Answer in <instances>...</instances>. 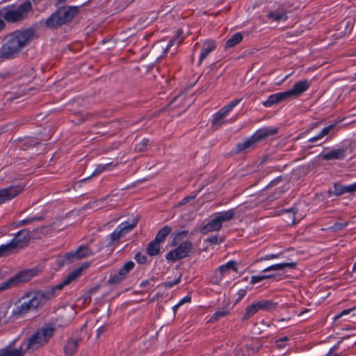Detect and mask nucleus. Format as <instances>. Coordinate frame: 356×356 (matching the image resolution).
Masks as SVG:
<instances>
[{"mask_svg": "<svg viewBox=\"0 0 356 356\" xmlns=\"http://www.w3.org/2000/svg\"><path fill=\"white\" fill-rule=\"evenodd\" d=\"M216 49V43L214 40L209 39L206 40L201 49V52L199 56L198 65H200L203 60L208 56L209 54Z\"/></svg>", "mask_w": 356, "mask_h": 356, "instance_id": "nucleus-18", "label": "nucleus"}, {"mask_svg": "<svg viewBox=\"0 0 356 356\" xmlns=\"http://www.w3.org/2000/svg\"><path fill=\"white\" fill-rule=\"evenodd\" d=\"M104 330V327H99V328L97 330V334H98V335H99V334H100V333H101L102 332H103Z\"/></svg>", "mask_w": 356, "mask_h": 356, "instance_id": "nucleus-59", "label": "nucleus"}, {"mask_svg": "<svg viewBox=\"0 0 356 356\" xmlns=\"http://www.w3.org/2000/svg\"><path fill=\"white\" fill-rule=\"evenodd\" d=\"M196 197V195H193V196H186L184 197L181 201H180L177 207H181V206H183L185 204L188 203V202H190L191 200L195 199V197Z\"/></svg>", "mask_w": 356, "mask_h": 356, "instance_id": "nucleus-48", "label": "nucleus"}, {"mask_svg": "<svg viewBox=\"0 0 356 356\" xmlns=\"http://www.w3.org/2000/svg\"><path fill=\"white\" fill-rule=\"evenodd\" d=\"M221 228H222V223L220 222V221L218 218V217L216 216L208 223H207L205 225L202 226L200 228V232L202 234H207L209 232L219 231V230H220Z\"/></svg>", "mask_w": 356, "mask_h": 356, "instance_id": "nucleus-19", "label": "nucleus"}, {"mask_svg": "<svg viewBox=\"0 0 356 356\" xmlns=\"http://www.w3.org/2000/svg\"><path fill=\"white\" fill-rule=\"evenodd\" d=\"M284 212L288 215L289 220H286L288 224L293 225L296 223V216H295V209L291 208L289 209H286Z\"/></svg>", "mask_w": 356, "mask_h": 356, "instance_id": "nucleus-40", "label": "nucleus"}, {"mask_svg": "<svg viewBox=\"0 0 356 356\" xmlns=\"http://www.w3.org/2000/svg\"><path fill=\"white\" fill-rule=\"evenodd\" d=\"M206 241L207 243H209L211 245H216V244L222 243L223 241V240L222 239H219L218 236V235H215V236H212L208 237L206 239Z\"/></svg>", "mask_w": 356, "mask_h": 356, "instance_id": "nucleus-46", "label": "nucleus"}, {"mask_svg": "<svg viewBox=\"0 0 356 356\" xmlns=\"http://www.w3.org/2000/svg\"><path fill=\"white\" fill-rule=\"evenodd\" d=\"M26 350L23 346L17 348H12L11 345L0 350V356H24Z\"/></svg>", "mask_w": 356, "mask_h": 356, "instance_id": "nucleus-21", "label": "nucleus"}, {"mask_svg": "<svg viewBox=\"0 0 356 356\" xmlns=\"http://www.w3.org/2000/svg\"><path fill=\"white\" fill-rule=\"evenodd\" d=\"M283 193L284 190L277 188L276 191V195L274 196V198H278Z\"/></svg>", "mask_w": 356, "mask_h": 356, "instance_id": "nucleus-56", "label": "nucleus"}, {"mask_svg": "<svg viewBox=\"0 0 356 356\" xmlns=\"http://www.w3.org/2000/svg\"><path fill=\"white\" fill-rule=\"evenodd\" d=\"M338 346H339V345L337 344V345L334 346V347H332V348L330 350V351H329V353H328V354H327V355L330 354V353L333 351V350L336 349V348L338 347Z\"/></svg>", "mask_w": 356, "mask_h": 356, "instance_id": "nucleus-61", "label": "nucleus"}, {"mask_svg": "<svg viewBox=\"0 0 356 356\" xmlns=\"http://www.w3.org/2000/svg\"><path fill=\"white\" fill-rule=\"evenodd\" d=\"M125 278L122 276L118 270H113L110 273L108 283L110 284H118L124 281Z\"/></svg>", "mask_w": 356, "mask_h": 356, "instance_id": "nucleus-31", "label": "nucleus"}, {"mask_svg": "<svg viewBox=\"0 0 356 356\" xmlns=\"http://www.w3.org/2000/svg\"><path fill=\"white\" fill-rule=\"evenodd\" d=\"M135 266L134 262L132 261H129L124 264V265L118 269L122 276L126 279L129 275V273L134 269Z\"/></svg>", "mask_w": 356, "mask_h": 356, "instance_id": "nucleus-37", "label": "nucleus"}, {"mask_svg": "<svg viewBox=\"0 0 356 356\" xmlns=\"http://www.w3.org/2000/svg\"><path fill=\"white\" fill-rule=\"evenodd\" d=\"M296 266V263L295 262H282L279 264H273L265 269L263 270L262 273H267L269 271H282L285 268L293 269Z\"/></svg>", "mask_w": 356, "mask_h": 356, "instance_id": "nucleus-22", "label": "nucleus"}, {"mask_svg": "<svg viewBox=\"0 0 356 356\" xmlns=\"http://www.w3.org/2000/svg\"><path fill=\"white\" fill-rule=\"evenodd\" d=\"M259 309L265 310V311H269L274 309L277 308V302H273L271 300H264L257 302Z\"/></svg>", "mask_w": 356, "mask_h": 356, "instance_id": "nucleus-36", "label": "nucleus"}, {"mask_svg": "<svg viewBox=\"0 0 356 356\" xmlns=\"http://www.w3.org/2000/svg\"><path fill=\"white\" fill-rule=\"evenodd\" d=\"M148 144L149 140L147 138H143L140 143L136 145V149L140 152H143L147 149Z\"/></svg>", "mask_w": 356, "mask_h": 356, "instance_id": "nucleus-45", "label": "nucleus"}, {"mask_svg": "<svg viewBox=\"0 0 356 356\" xmlns=\"http://www.w3.org/2000/svg\"><path fill=\"white\" fill-rule=\"evenodd\" d=\"M229 314V309L227 307L220 308L216 311L212 315L209 322L214 323L220 318L227 316Z\"/></svg>", "mask_w": 356, "mask_h": 356, "instance_id": "nucleus-34", "label": "nucleus"}, {"mask_svg": "<svg viewBox=\"0 0 356 356\" xmlns=\"http://www.w3.org/2000/svg\"><path fill=\"white\" fill-rule=\"evenodd\" d=\"M243 35L241 33L238 32L234 33L229 39H228L225 44V47L232 48L238 44L243 40Z\"/></svg>", "mask_w": 356, "mask_h": 356, "instance_id": "nucleus-28", "label": "nucleus"}, {"mask_svg": "<svg viewBox=\"0 0 356 356\" xmlns=\"http://www.w3.org/2000/svg\"><path fill=\"white\" fill-rule=\"evenodd\" d=\"M280 256V254H268L264 256L261 259V260H270L278 258Z\"/></svg>", "mask_w": 356, "mask_h": 356, "instance_id": "nucleus-51", "label": "nucleus"}, {"mask_svg": "<svg viewBox=\"0 0 356 356\" xmlns=\"http://www.w3.org/2000/svg\"><path fill=\"white\" fill-rule=\"evenodd\" d=\"M188 234V231L186 230L178 231L177 233L173 234L172 236V238L171 241L170 246H177L180 241H181L185 237L187 236Z\"/></svg>", "mask_w": 356, "mask_h": 356, "instance_id": "nucleus-35", "label": "nucleus"}, {"mask_svg": "<svg viewBox=\"0 0 356 356\" xmlns=\"http://www.w3.org/2000/svg\"><path fill=\"white\" fill-rule=\"evenodd\" d=\"M259 310V309L257 302L248 305L245 308V312L242 318V320L248 321L252 316H254L255 314H257Z\"/></svg>", "mask_w": 356, "mask_h": 356, "instance_id": "nucleus-29", "label": "nucleus"}, {"mask_svg": "<svg viewBox=\"0 0 356 356\" xmlns=\"http://www.w3.org/2000/svg\"><path fill=\"white\" fill-rule=\"evenodd\" d=\"M36 273L37 270L33 268L24 270L17 273L13 277L0 284V291L13 288L19 284L29 281L36 275Z\"/></svg>", "mask_w": 356, "mask_h": 356, "instance_id": "nucleus-7", "label": "nucleus"}, {"mask_svg": "<svg viewBox=\"0 0 356 356\" xmlns=\"http://www.w3.org/2000/svg\"><path fill=\"white\" fill-rule=\"evenodd\" d=\"M79 11V7L74 6L60 8L45 20L44 24L49 29H58L71 22L78 15Z\"/></svg>", "mask_w": 356, "mask_h": 356, "instance_id": "nucleus-5", "label": "nucleus"}, {"mask_svg": "<svg viewBox=\"0 0 356 356\" xmlns=\"http://www.w3.org/2000/svg\"><path fill=\"white\" fill-rule=\"evenodd\" d=\"M191 302V297L190 296H186L182 298L178 303L181 306L185 303H189Z\"/></svg>", "mask_w": 356, "mask_h": 356, "instance_id": "nucleus-53", "label": "nucleus"}, {"mask_svg": "<svg viewBox=\"0 0 356 356\" xmlns=\"http://www.w3.org/2000/svg\"><path fill=\"white\" fill-rule=\"evenodd\" d=\"M42 220V218H40V217H28L25 219H23V220L19 221L17 222V226L31 224L35 220Z\"/></svg>", "mask_w": 356, "mask_h": 356, "instance_id": "nucleus-42", "label": "nucleus"}, {"mask_svg": "<svg viewBox=\"0 0 356 356\" xmlns=\"http://www.w3.org/2000/svg\"><path fill=\"white\" fill-rule=\"evenodd\" d=\"M241 99H236L231 102L229 104L225 106L218 112L215 113L212 116L211 124L213 127L218 128L224 124L226 121L224 120L225 117L233 110L234 107L239 104Z\"/></svg>", "mask_w": 356, "mask_h": 356, "instance_id": "nucleus-11", "label": "nucleus"}, {"mask_svg": "<svg viewBox=\"0 0 356 356\" xmlns=\"http://www.w3.org/2000/svg\"><path fill=\"white\" fill-rule=\"evenodd\" d=\"M275 277V275H254L251 277L250 280V284H257L264 280L267 279H271L274 278Z\"/></svg>", "mask_w": 356, "mask_h": 356, "instance_id": "nucleus-39", "label": "nucleus"}, {"mask_svg": "<svg viewBox=\"0 0 356 356\" xmlns=\"http://www.w3.org/2000/svg\"><path fill=\"white\" fill-rule=\"evenodd\" d=\"M33 6L26 1L19 6L8 5L0 10V32L6 27L5 22L15 23L24 20L32 10Z\"/></svg>", "mask_w": 356, "mask_h": 356, "instance_id": "nucleus-3", "label": "nucleus"}, {"mask_svg": "<svg viewBox=\"0 0 356 356\" xmlns=\"http://www.w3.org/2000/svg\"><path fill=\"white\" fill-rule=\"evenodd\" d=\"M93 254V251L88 246L81 245L75 251L66 253L64 259L70 261L74 259H81Z\"/></svg>", "mask_w": 356, "mask_h": 356, "instance_id": "nucleus-15", "label": "nucleus"}, {"mask_svg": "<svg viewBox=\"0 0 356 356\" xmlns=\"http://www.w3.org/2000/svg\"><path fill=\"white\" fill-rule=\"evenodd\" d=\"M19 250L13 239L5 244L0 245V257H6L10 254L17 252Z\"/></svg>", "mask_w": 356, "mask_h": 356, "instance_id": "nucleus-23", "label": "nucleus"}, {"mask_svg": "<svg viewBox=\"0 0 356 356\" xmlns=\"http://www.w3.org/2000/svg\"><path fill=\"white\" fill-rule=\"evenodd\" d=\"M310 86L311 81L307 79H305L295 83L293 88L288 90V91L291 98H298L305 92L308 90Z\"/></svg>", "mask_w": 356, "mask_h": 356, "instance_id": "nucleus-16", "label": "nucleus"}, {"mask_svg": "<svg viewBox=\"0 0 356 356\" xmlns=\"http://www.w3.org/2000/svg\"><path fill=\"white\" fill-rule=\"evenodd\" d=\"M67 1V0H56V5L64 3Z\"/></svg>", "mask_w": 356, "mask_h": 356, "instance_id": "nucleus-58", "label": "nucleus"}, {"mask_svg": "<svg viewBox=\"0 0 356 356\" xmlns=\"http://www.w3.org/2000/svg\"><path fill=\"white\" fill-rule=\"evenodd\" d=\"M88 266V264H85L82 266H79L74 269L72 271H71L65 277V279L60 282L59 284H56V286L48 289L45 290H42L43 293L47 292L48 293H51V296L48 298V300L53 298L56 296V291L61 290L65 286L70 284L72 282L75 280L76 278H78L82 273L83 270L86 268Z\"/></svg>", "mask_w": 356, "mask_h": 356, "instance_id": "nucleus-8", "label": "nucleus"}, {"mask_svg": "<svg viewBox=\"0 0 356 356\" xmlns=\"http://www.w3.org/2000/svg\"><path fill=\"white\" fill-rule=\"evenodd\" d=\"M270 274L269 273H267V274H264V275H270Z\"/></svg>", "mask_w": 356, "mask_h": 356, "instance_id": "nucleus-64", "label": "nucleus"}, {"mask_svg": "<svg viewBox=\"0 0 356 356\" xmlns=\"http://www.w3.org/2000/svg\"><path fill=\"white\" fill-rule=\"evenodd\" d=\"M267 17L275 22L283 21L285 22L288 19L286 10L283 8H278L275 10L269 11Z\"/></svg>", "mask_w": 356, "mask_h": 356, "instance_id": "nucleus-24", "label": "nucleus"}, {"mask_svg": "<svg viewBox=\"0 0 356 356\" xmlns=\"http://www.w3.org/2000/svg\"><path fill=\"white\" fill-rule=\"evenodd\" d=\"M182 34V31L180 30H178L177 32V35L174 37L173 38L170 39L168 42L165 49V51H168L171 47H172L175 44L179 45L181 43V40L179 39V37Z\"/></svg>", "mask_w": 356, "mask_h": 356, "instance_id": "nucleus-38", "label": "nucleus"}, {"mask_svg": "<svg viewBox=\"0 0 356 356\" xmlns=\"http://www.w3.org/2000/svg\"><path fill=\"white\" fill-rule=\"evenodd\" d=\"M353 309H354V308L343 310L341 313L338 314L337 315H336L334 316V320H337V319L341 318V316H343L344 315L348 314Z\"/></svg>", "mask_w": 356, "mask_h": 356, "instance_id": "nucleus-52", "label": "nucleus"}, {"mask_svg": "<svg viewBox=\"0 0 356 356\" xmlns=\"http://www.w3.org/2000/svg\"><path fill=\"white\" fill-rule=\"evenodd\" d=\"M346 149L344 148L332 149L328 152L323 154L322 158L325 161L332 159L342 160L346 157Z\"/></svg>", "mask_w": 356, "mask_h": 356, "instance_id": "nucleus-20", "label": "nucleus"}, {"mask_svg": "<svg viewBox=\"0 0 356 356\" xmlns=\"http://www.w3.org/2000/svg\"><path fill=\"white\" fill-rule=\"evenodd\" d=\"M134 259L136 262L140 264H144L147 261V256L145 254H141L140 252H137L134 256Z\"/></svg>", "mask_w": 356, "mask_h": 356, "instance_id": "nucleus-44", "label": "nucleus"}, {"mask_svg": "<svg viewBox=\"0 0 356 356\" xmlns=\"http://www.w3.org/2000/svg\"><path fill=\"white\" fill-rule=\"evenodd\" d=\"M347 225V222H336L333 225L330 226L328 229L332 232H338L343 229Z\"/></svg>", "mask_w": 356, "mask_h": 356, "instance_id": "nucleus-41", "label": "nucleus"}, {"mask_svg": "<svg viewBox=\"0 0 356 356\" xmlns=\"http://www.w3.org/2000/svg\"><path fill=\"white\" fill-rule=\"evenodd\" d=\"M355 191H356V182L343 186L340 193H353Z\"/></svg>", "mask_w": 356, "mask_h": 356, "instance_id": "nucleus-43", "label": "nucleus"}, {"mask_svg": "<svg viewBox=\"0 0 356 356\" xmlns=\"http://www.w3.org/2000/svg\"><path fill=\"white\" fill-rule=\"evenodd\" d=\"M237 272V264L235 261L231 260L226 264L221 265L216 270L213 275L214 283L218 284L225 276L230 274V271Z\"/></svg>", "mask_w": 356, "mask_h": 356, "instance_id": "nucleus-13", "label": "nucleus"}, {"mask_svg": "<svg viewBox=\"0 0 356 356\" xmlns=\"http://www.w3.org/2000/svg\"><path fill=\"white\" fill-rule=\"evenodd\" d=\"M49 296H51V293H43L42 291L26 292L15 304L12 312L13 316L19 317L31 311L35 310L48 300Z\"/></svg>", "mask_w": 356, "mask_h": 356, "instance_id": "nucleus-2", "label": "nucleus"}, {"mask_svg": "<svg viewBox=\"0 0 356 356\" xmlns=\"http://www.w3.org/2000/svg\"><path fill=\"white\" fill-rule=\"evenodd\" d=\"M336 124H330L325 127H324L319 133H318L316 136L310 138L308 140L309 143H316L326 136H328L331 131L334 129Z\"/></svg>", "mask_w": 356, "mask_h": 356, "instance_id": "nucleus-25", "label": "nucleus"}, {"mask_svg": "<svg viewBox=\"0 0 356 356\" xmlns=\"http://www.w3.org/2000/svg\"><path fill=\"white\" fill-rule=\"evenodd\" d=\"M24 190V186L18 185H10L8 187L0 189V205L8 202Z\"/></svg>", "mask_w": 356, "mask_h": 356, "instance_id": "nucleus-12", "label": "nucleus"}, {"mask_svg": "<svg viewBox=\"0 0 356 356\" xmlns=\"http://www.w3.org/2000/svg\"><path fill=\"white\" fill-rule=\"evenodd\" d=\"M55 328L51 325H45L38 329L27 339L24 340L23 346L26 352H33L47 344L53 336Z\"/></svg>", "mask_w": 356, "mask_h": 356, "instance_id": "nucleus-4", "label": "nucleus"}, {"mask_svg": "<svg viewBox=\"0 0 356 356\" xmlns=\"http://www.w3.org/2000/svg\"><path fill=\"white\" fill-rule=\"evenodd\" d=\"M172 232V228L168 225H165L157 232L154 239L159 243H163L165 241L166 237L170 234Z\"/></svg>", "mask_w": 356, "mask_h": 356, "instance_id": "nucleus-32", "label": "nucleus"}, {"mask_svg": "<svg viewBox=\"0 0 356 356\" xmlns=\"http://www.w3.org/2000/svg\"><path fill=\"white\" fill-rule=\"evenodd\" d=\"M31 238V232L27 229H22L14 234L12 238L18 250H22L29 245Z\"/></svg>", "mask_w": 356, "mask_h": 356, "instance_id": "nucleus-14", "label": "nucleus"}, {"mask_svg": "<svg viewBox=\"0 0 356 356\" xmlns=\"http://www.w3.org/2000/svg\"><path fill=\"white\" fill-rule=\"evenodd\" d=\"M193 248L191 241L181 242L176 248L170 250L165 255L166 260L175 262L188 257Z\"/></svg>", "mask_w": 356, "mask_h": 356, "instance_id": "nucleus-9", "label": "nucleus"}, {"mask_svg": "<svg viewBox=\"0 0 356 356\" xmlns=\"http://www.w3.org/2000/svg\"><path fill=\"white\" fill-rule=\"evenodd\" d=\"M289 340V337L285 336V337H283L279 339H277L276 341H275V343H276V346L277 347V348L279 349H282V348H284L286 345H281V343H285L287 341Z\"/></svg>", "mask_w": 356, "mask_h": 356, "instance_id": "nucleus-47", "label": "nucleus"}, {"mask_svg": "<svg viewBox=\"0 0 356 356\" xmlns=\"http://www.w3.org/2000/svg\"><path fill=\"white\" fill-rule=\"evenodd\" d=\"M246 293H247L246 289H241L238 290V291L237 293L238 297L236 298V301L238 302V301L241 300L245 297Z\"/></svg>", "mask_w": 356, "mask_h": 356, "instance_id": "nucleus-50", "label": "nucleus"}, {"mask_svg": "<svg viewBox=\"0 0 356 356\" xmlns=\"http://www.w3.org/2000/svg\"><path fill=\"white\" fill-rule=\"evenodd\" d=\"M35 33L33 29L29 28L15 30L7 34L0 47V61L18 57L21 51L32 42Z\"/></svg>", "mask_w": 356, "mask_h": 356, "instance_id": "nucleus-1", "label": "nucleus"}, {"mask_svg": "<svg viewBox=\"0 0 356 356\" xmlns=\"http://www.w3.org/2000/svg\"><path fill=\"white\" fill-rule=\"evenodd\" d=\"M290 76H291V74H289L286 75V76L283 78V79L281 81V83L284 82V81H286V79H287Z\"/></svg>", "mask_w": 356, "mask_h": 356, "instance_id": "nucleus-60", "label": "nucleus"}, {"mask_svg": "<svg viewBox=\"0 0 356 356\" xmlns=\"http://www.w3.org/2000/svg\"><path fill=\"white\" fill-rule=\"evenodd\" d=\"M282 177L281 176L275 178L273 180H272L269 183V184L267 186V187L276 186L279 182H280L282 181Z\"/></svg>", "mask_w": 356, "mask_h": 356, "instance_id": "nucleus-54", "label": "nucleus"}, {"mask_svg": "<svg viewBox=\"0 0 356 356\" xmlns=\"http://www.w3.org/2000/svg\"><path fill=\"white\" fill-rule=\"evenodd\" d=\"M278 132V129L275 127H264L257 129L250 137L238 143L236 145L238 151L242 152L253 148L261 140L266 139L270 136H274Z\"/></svg>", "mask_w": 356, "mask_h": 356, "instance_id": "nucleus-6", "label": "nucleus"}, {"mask_svg": "<svg viewBox=\"0 0 356 356\" xmlns=\"http://www.w3.org/2000/svg\"><path fill=\"white\" fill-rule=\"evenodd\" d=\"M159 241L154 239L147 247V253L151 257L156 256L161 253V246Z\"/></svg>", "mask_w": 356, "mask_h": 356, "instance_id": "nucleus-27", "label": "nucleus"}, {"mask_svg": "<svg viewBox=\"0 0 356 356\" xmlns=\"http://www.w3.org/2000/svg\"><path fill=\"white\" fill-rule=\"evenodd\" d=\"M353 271L356 270V262L353 264Z\"/></svg>", "mask_w": 356, "mask_h": 356, "instance_id": "nucleus-63", "label": "nucleus"}, {"mask_svg": "<svg viewBox=\"0 0 356 356\" xmlns=\"http://www.w3.org/2000/svg\"><path fill=\"white\" fill-rule=\"evenodd\" d=\"M180 282V278H177V279H175V280L173 281H168V282H165L164 283V286L166 289H170L172 288V286H174L175 285L179 284Z\"/></svg>", "mask_w": 356, "mask_h": 356, "instance_id": "nucleus-49", "label": "nucleus"}, {"mask_svg": "<svg viewBox=\"0 0 356 356\" xmlns=\"http://www.w3.org/2000/svg\"><path fill=\"white\" fill-rule=\"evenodd\" d=\"M291 99L288 90L270 95L262 104L266 108H270L281 102Z\"/></svg>", "mask_w": 356, "mask_h": 356, "instance_id": "nucleus-17", "label": "nucleus"}, {"mask_svg": "<svg viewBox=\"0 0 356 356\" xmlns=\"http://www.w3.org/2000/svg\"><path fill=\"white\" fill-rule=\"evenodd\" d=\"M138 220L132 219L131 221L127 220L121 222L116 228L111 233L108 237L109 238V245L113 244L118 241L121 237L124 236L130 232L134 227L136 225Z\"/></svg>", "mask_w": 356, "mask_h": 356, "instance_id": "nucleus-10", "label": "nucleus"}, {"mask_svg": "<svg viewBox=\"0 0 356 356\" xmlns=\"http://www.w3.org/2000/svg\"><path fill=\"white\" fill-rule=\"evenodd\" d=\"M235 214V209H232L227 211L217 213H216V216L222 224L224 222L231 220L234 217Z\"/></svg>", "mask_w": 356, "mask_h": 356, "instance_id": "nucleus-30", "label": "nucleus"}, {"mask_svg": "<svg viewBox=\"0 0 356 356\" xmlns=\"http://www.w3.org/2000/svg\"><path fill=\"white\" fill-rule=\"evenodd\" d=\"M117 164H113V163H108L106 164H99L96 166L95 169L92 172L91 176H97L105 171H109L113 169V167L116 166Z\"/></svg>", "mask_w": 356, "mask_h": 356, "instance_id": "nucleus-33", "label": "nucleus"}, {"mask_svg": "<svg viewBox=\"0 0 356 356\" xmlns=\"http://www.w3.org/2000/svg\"><path fill=\"white\" fill-rule=\"evenodd\" d=\"M78 342L76 340H69L64 346V353L65 356H74L76 352Z\"/></svg>", "mask_w": 356, "mask_h": 356, "instance_id": "nucleus-26", "label": "nucleus"}, {"mask_svg": "<svg viewBox=\"0 0 356 356\" xmlns=\"http://www.w3.org/2000/svg\"><path fill=\"white\" fill-rule=\"evenodd\" d=\"M152 282V280H143L140 284V287H145L147 286H149L151 284V283Z\"/></svg>", "mask_w": 356, "mask_h": 356, "instance_id": "nucleus-55", "label": "nucleus"}, {"mask_svg": "<svg viewBox=\"0 0 356 356\" xmlns=\"http://www.w3.org/2000/svg\"><path fill=\"white\" fill-rule=\"evenodd\" d=\"M179 307H181V305L179 303H177L172 307V311L175 314H176Z\"/></svg>", "mask_w": 356, "mask_h": 356, "instance_id": "nucleus-57", "label": "nucleus"}, {"mask_svg": "<svg viewBox=\"0 0 356 356\" xmlns=\"http://www.w3.org/2000/svg\"><path fill=\"white\" fill-rule=\"evenodd\" d=\"M3 272L1 270H0V280L3 277Z\"/></svg>", "mask_w": 356, "mask_h": 356, "instance_id": "nucleus-62", "label": "nucleus"}]
</instances>
